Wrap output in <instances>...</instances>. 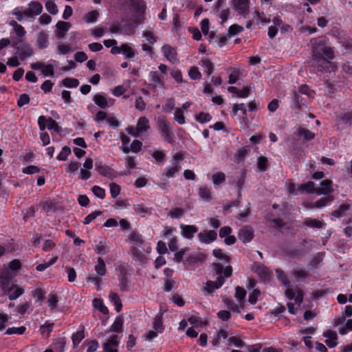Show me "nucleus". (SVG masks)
<instances>
[{"label": "nucleus", "mask_w": 352, "mask_h": 352, "mask_svg": "<svg viewBox=\"0 0 352 352\" xmlns=\"http://www.w3.org/2000/svg\"><path fill=\"white\" fill-rule=\"evenodd\" d=\"M349 210V206L346 204H343L340 206V207L337 209L333 211L332 215L335 217L340 218L342 217H344L346 215L347 212Z\"/></svg>", "instance_id": "obj_38"}, {"label": "nucleus", "mask_w": 352, "mask_h": 352, "mask_svg": "<svg viewBox=\"0 0 352 352\" xmlns=\"http://www.w3.org/2000/svg\"><path fill=\"white\" fill-rule=\"evenodd\" d=\"M332 182L329 179H324L320 183V186L317 188L316 194L327 195L333 191Z\"/></svg>", "instance_id": "obj_23"}, {"label": "nucleus", "mask_w": 352, "mask_h": 352, "mask_svg": "<svg viewBox=\"0 0 352 352\" xmlns=\"http://www.w3.org/2000/svg\"><path fill=\"white\" fill-rule=\"evenodd\" d=\"M317 188L314 187V183L313 182H308L307 183L298 186V190L302 192H307L310 193H316Z\"/></svg>", "instance_id": "obj_48"}, {"label": "nucleus", "mask_w": 352, "mask_h": 352, "mask_svg": "<svg viewBox=\"0 0 352 352\" xmlns=\"http://www.w3.org/2000/svg\"><path fill=\"white\" fill-rule=\"evenodd\" d=\"M200 65L204 69V72L208 76H210L214 70V65L208 58H203L200 61Z\"/></svg>", "instance_id": "obj_29"}, {"label": "nucleus", "mask_w": 352, "mask_h": 352, "mask_svg": "<svg viewBox=\"0 0 352 352\" xmlns=\"http://www.w3.org/2000/svg\"><path fill=\"white\" fill-rule=\"evenodd\" d=\"M223 302L228 308H230L232 311L235 312H239L240 309L243 308L241 307L239 302L238 304H236L234 301L228 298H224Z\"/></svg>", "instance_id": "obj_57"}, {"label": "nucleus", "mask_w": 352, "mask_h": 352, "mask_svg": "<svg viewBox=\"0 0 352 352\" xmlns=\"http://www.w3.org/2000/svg\"><path fill=\"white\" fill-rule=\"evenodd\" d=\"M58 260V256H55L50 258V260L47 262H43V263H41L38 265L36 267V270L38 272H43L50 266L53 265Z\"/></svg>", "instance_id": "obj_43"}, {"label": "nucleus", "mask_w": 352, "mask_h": 352, "mask_svg": "<svg viewBox=\"0 0 352 352\" xmlns=\"http://www.w3.org/2000/svg\"><path fill=\"white\" fill-rule=\"evenodd\" d=\"M38 124L41 131H44L46 128L51 130H58V125L57 122L52 118H46L44 116H41L38 119Z\"/></svg>", "instance_id": "obj_9"}, {"label": "nucleus", "mask_w": 352, "mask_h": 352, "mask_svg": "<svg viewBox=\"0 0 352 352\" xmlns=\"http://www.w3.org/2000/svg\"><path fill=\"white\" fill-rule=\"evenodd\" d=\"M298 136L306 140H311L314 138L315 134L308 129L300 127L298 129Z\"/></svg>", "instance_id": "obj_47"}, {"label": "nucleus", "mask_w": 352, "mask_h": 352, "mask_svg": "<svg viewBox=\"0 0 352 352\" xmlns=\"http://www.w3.org/2000/svg\"><path fill=\"white\" fill-rule=\"evenodd\" d=\"M131 81L128 80L125 81L122 85L115 87L114 89L112 90V94L115 96L119 97L128 92L131 89Z\"/></svg>", "instance_id": "obj_22"}, {"label": "nucleus", "mask_w": 352, "mask_h": 352, "mask_svg": "<svg viewBox=\"0 0 352 352\" xmlns=\"http://www.w3.org/2000/svg\"><path fill=\"white\" fill-rule=\"evenodd\" d=\"M285 296L290 300H294L296 305L300 306L303 301L304 292L299 287H287L285 290Z\"/></svg>", "instance_id": "obj_6"}, {"label": "nucleus", "mask_w": 352, "mask_h": 352, "mask_svg": "<svg viewBox=\"0 0 352 352\" xmlns=\"http://www.w3.org/2000/svg\"><path fill=\"white\" fill-rule=\"evenodd\" d=\"M99 16V12L97 10H92L87 13L84 16L83 19L87 23H95Z\"/></svg>", "instance_id": "obj_46"}, {"label": "nucleus", "mask_w": 352, "mask_h": 352, "mask_svg": "<svg viewBox=\"0 0 352 352\" xmlns=\"http://www.w3.org/2000/svg\"><path fill=\"white\" fill-rule=\"evenodd\" d=\"M28 8L33 18L40 15L43 12V6L38 1H32L30 2Z\"/></svg>", "instance_id": "obj_27"}, {"label": "nucleus", "mask_w": 352, "mask_h": 352, "mask_svg": "<svg viewBox=\"0 0 352 352\" xmlns=\"http://www.w3.org/2000/svg\"><path fill=\"white\" fill-rule=\"evenodd\" d=\"M95 271L98 276H103L107 272L106 265L101 257L97 260V263L94 267Z\"/></svg>", "instance_id": "obj_35"}, {"label": "nucleus", "mask_w": 352, "mask_h": 352, "mask_svg": "<svg viewBox=\"0 0 352 352\" xmlns=\"http://www.w3.org/2000/svg\"><path fill=\"white\" fill-rule=\"evenodd\" d=\"M36 47L39 50L45 49L49 45V35L44 32L41 30L36 34Z\"/></svg>", "instance_id": "obj_13"}, {"label": "nucleus", "mask_w": 352, "mask_h": 352, "mask_svg": "<svg viewBox=\"0 0 352 352\" xmlns=\"http://www.w3.org/2000/svg\"><path fill=\"white\" fill-rule=\"evenodd\" d=\"M232 229L229 226L223 227L219 230V236L225 239L224 241L227 245H232L236 241V238L230 235Z\"/></svg>", "instance_id": "obj_18"}, {"label": "nucleus", "mask_w": 352, "mask_h": 352, "mask_svg": "<svg viewBox=\"0 0 352 352\" xmlns=\"http://www.w3.org/2000/svg\"><path fill=\"white\" fill-rule=\"evenodd\" d=\"M246 177V170H241L239 173V175L237 176L236 179V186L238 188L239 192L240 193L241 190H242L243 185L245 184Z\"/></svg>", "instance_id": "obj_52"}, {"label": "nucleus", "mask_w": 352, "mask_h": 352, "mask_svg": "<svg viewBox=\"0 0 352 352\" xmlns=\"http://www.w3.org/2000/svg\"><path fill=\"white\" fill-rule=\"evenodd\" d=\"M323 336L326 338L324 342L329 348H334L338 344V336L336 331L327 330L323 333Z\"/></svg>", "instance_id": "obj_21"}, {"label": "nucleus", "mask_w": 352, "mask_h": 352, "mask_svg": "<svg viewBox=\"0 0 352 352\" xmlns=\"http://www.w3.org/2000/svg\"><path fill=\"white\" fill-rule=\"evenodd\" d=\"M129 239L133 247L135 246V248H141L145 243L142 236L136 233L131 234Z\"/></svg>", "instance_id": "obj_39"}, {"label": "nucleus", "mask_w": 352, "mask_h": 352, "mask_svg": "<svg viewBox=\"0 0 352 352\" xmlns=\"http://www.w3.org/2000/svg\"><path fill=\"white\" fill-rule=\"evenodd\" d=\"M121 50L122 54L126 59H132L138 54V51L128 43L122 44Z\"/></svg>", "instance_id": "obj_24"}, {"label": "nucleus", "mask_w": 352, "mask_h": 352, "mask_svg": "<svg viewBox=\"0 0 352 352\" xmlns=\"http://www.w3.org/2000/svg\"><path fill=\"white\" fill-rule=\"evenodd\" d=\"M120 344L118 337L116 335L111 336L104 344V352H118V346Z\"/></svg>", "instance_id": "obj_14"}, {"label": "nucleus", "mask_w": 352, "mask_h": 352, "mask_svg": "<svg viewBox=\"0 0 352 352\" xmlns=\"http://www.w3.org/2000/svg\"><path fill=\"white\" fill-rule=\"evenodd\" d=\"M199 197L205 201H210L212 199L211 188L207 186H202L198 189Z\"/></svg>", "instance_id": "obj_26"}, {"label": "nucleus", "mask_w": 352, "mask_h": 352, "mask_svg": "<svg viewBox=\"0 0 352 352\" xmlns=\"http://www.w3.org/2000/svg\"><path fill=\"white\" fill-rule=\"evenodd\" d=\"M224 283V278L219 276L216 281H207L204 288V292L208 295L212 294L216 289L220 288Z\"/></svg>", "instance_id": "obj_11"}, {"label": "nucleus", "mask_w": 352, "mask_h": 352, "mask_svg": "<svg viewBox=\"0 0 352 352\" xmlns=\"http://www.w3.org/2000/svg\"><path fill=\"white\" fill-rule=\"evenodd\" d=\"M120 140L122 142V146L120 147V149L124 153H128L130 151V148L129 147V144L130 142L129 138L124 133H120Z\"/></svg>", "instance_id": "obj_51"}, {"label": "nucleus", "mask_w": 352, "mask_h": 352, "mask_svg": "<svg viewBox=\"0 0 352 352\" xmlns=\"http://www.w3.org/2000/svg\"><path fill=\"white\" fill-rule=\"evenodd\" d=\"M157 126L161 135L168 142H170L171 127L170 124L164 118H159Z\"/></svg>", "instance_id": "obj_10"}, {"label": "nucleus", "mask_w": 352, "mask_h": 352, "mask_svg": "<svg viewBox=\"0 0 352 352\" xmlns=\"http://www.w3.org/2000/svg\"><path fill=\"white\" fill-rule=\"evenodd\" d=\"M163 55L172 63L177 62V53L174 48L168 45H165L162 47Z\"/></svg>", "instance_id": "obj_19"}, {"label": "nucleus", "mask_w": 352, "mask_h": 352, "mask_svg": "<svg viewBox=\"0 0 352 352\" xmlns=\"http://www.w3.org/2000/svg\"><path fill=\"white\" fill-rule=\"evenodd\" d=\"M214 186H219L226 181V174L223 172H217L211 176Z\"/></svg>", "instance_id": "obj_34"}, {"label": "nucleus", "mask_w": 352, "mask_h": 352, "mask_svg": "<svg viewBox=\"0 0 352 352\" xmlns=\"http://www.w3.org/2000/svg\"><path fill=\"white\" fill-rule=\"evenodd\" d=\"M254 236L253 231L250 228H243L239 230V237L243 243L250 242Z\"/></svg>", "instance_id": "obj_25"}, {"label": "nucleus", "mask_w": 352, "mask_h": 352, "mask_svg": "<svg viewBox=\"0 0 352 352\" xmlns=\"http://www.w3.org/2000/svg\"><path fill=\"white\" fill-rule=\"evenodd\" d=\"M63 85L68 88H75L79 85V81L73 78H66L62 81Z\"/></svg>", "instance_id": "obj_58"}, {"label": "nucleus", "mask_w": 352, "mask_h": 352, "mask_svg": "<svg viewBox=\"0 0 352 352\" xmlns=\"http://www.w3.org/2000/svg\"><path fill=\"white\" fill-rule=\"evenodd\" d=\"M199 123L204 124L211 120L212 116L208 113L201 112L195 118Z\"/></svg>", "instance_id": "obj_63"}, {"label": "nucleus", "mask_w": 352, "mask_h": 352, "mask_svg": "<svg viewBox=\"0 0 352 352\" xmlns=\"http://www.w3.org/2000/svg\"><path fill=\"white\" fill-rule=\"evenodd\" d=\"M175 100L173 98H167L163 107L164 111L170 113L175 109Z\"/></svg>", "instance_id": "obj_61"}, {"label": "nucleus", "mask_w": 352, "mask_h": 352, "mask_svg": "<svg viewBox=\"0 0 352 352\" xmlns=\"http://www.w3.org/2000/svg\"><path fill=\"white\" fill-rule=\"evenodd\" d=\"M131 6L140 14H143L146 10V4L143 0H131Z\"/></svg>", "instance_id": "obj_41"}, {"label": "nucleus", "mask_w": 352, "mask_h": 352, "mask_svg": "<svg viewBox=\"0 0 352 352\" xmlns=\"http://www.w3.org/2000/svg\"><path fill=\"white\" fill-rule=\"evenodd\" d=\"M57 65V63L54 60H50L47 64L41 61L33 63L30 67L34 70H41V74L45 76L53 77L54 75V67Z\"/></svg>", "instance_id": "obj_3"}, {"label": "nucleus", "mask_w": 352, "mask_h": 352, "mask_svg": "<svg viewBox=\"0 0 352 352\" xmlns=\"http://www.w3.org/2000/svg\"><path fill=\"white\" fill-rule=\"evenodd\" d=\"M137 128L141 133L146 132L150 128L149 121L146 117H140L137 123Z\"/></svg>", "instance_id": "obj_36"}, {"label": "nucleus", "mask_w": 352, "mask_h": 352, "mask_svg": "<svg viewBox=\"0 0 352 352\" xmlns=\"http://www.w3.org/2000/svg\"><path fill=\"white\" fill-rule=\"evenodd\" d=\"M235 298L237 299L238 302L239 303L241 307H244V298L246 296V292L245 290L241 287H236L235 289Z\"/></svg>", "instance_id": "obj_40"}, {"label": "nucleus", "mask_w": 352, "mask_h": 352, "mask_svg": "<svg viewBox=\"0 0 352 352\" xmlns=\"http://www.w3.org/2000/svg\"><path fill=\"white\" fill-rule=\"evenodd\" d=\"M58 298L55 294H50L47 297L48 306L51 310L56 309L58 307Z\"/></svg>", "instance_id": "obj_50"}, {"label": "nucleus", "mask_w": 352, "mask_h": 352, "mask_svg": "<svg viewBox=\"0 0 352 352\" xmlns=\"http://www.w3.org/2000/svg\"><path fill=\"white\" fill-rule=\"evenodd\" d=\"M0 289L10 300H16L24 294V289L15 284L8 273L0 276Z\"/></svg>", "instance_id": "obj_2"}, {"label": "nucleus", "mask_w": 352, "mask_h": 352, "mask_svg": "<svg viewBox=\"0 0 352 352\" xmlns=\"http://www.w3.org/2000/svg\"><path fill=\"white\" fill-rule=\"evenodd\" d=\"M164 331L162 316L161 315H157L153 322V328L144 334L145 340L147 341H151L160 333H162Z\"/></svg>", "instance_id": "obj_5"}, {"label": "nucleus", "mask_w": 352, "mask_h": 352, "mask_svg": "<svg viewBox=\"0 0 352 352\" xmlns=\"http://www.w3.org/2000/svg\"><path fill=\"white\" fill-rule=\"evenodd\" d=\"M12 47L16 50V54L21 60L25 59L34 54L32 46L21 40L13 42Z\"/></svg>", "instance_id": "obj_4"}, {"label": "nucleus", "mask_w": 352, "mask_h": 352, "mask_svg": "<svg viewBox=\"0 0 352 352\" xmlns=\"http://www.w3.org/2000/svg\"><path fill=\"white\" fill-rule=\"evenodd\" d=\"M333 198L332 196L321 198L320 199L311 204V208H322L328 205H330Z\"/></svg>", "instance_id": "obj_32"}, {"label": "nucleus", "mask_w": 352, "mask_h": 352, "mask_svg": "<svg viewBox=\"0 0 352 352\" xmlns=\"http://www.w3.org/2000/svg\"><path fill=\"white\" fill-rule=\"evenodd\" d=\"M293 276L297 282H300L308 277V273L304 270L297 269L293 272Z\"/></svg>", "instance_id": "obj_55"}, {"label": "nucleus", "mask_w": 352, "mask_h": 352, "mask_svg": "<svg viewBox=\"0 0 352 352\" xmlns=\"http://www.w3.org/2000/svg\"><path fill=\"white\" fill-rule=\"evenodd\" d=\"M304 223L307 226L312 228H321L324 224L322 221L311 218L305 219Z\"/></svg>", "instance_id": "obj_37"}, {"label": "nucleus", "mask_w": 352, "mask_h": 352, "mask_svg": "<svg viewBox=\"0 0 352 352\" xmlns=\"http://www.w3.org/2000/svg\"><path fill=\"white\" fill-rule=\"evenodd\" d=\"M71 149L69 147L65 146L63 147L60 152L58 154L56 158L60 161H65L68 156L71 154Z\"/></svg>", "instance_id": "obj_59"}, {"label": "nucleus", "mask_w": 352, "mask_h": 352, "mask_svg": "<svg viewBox=\"0 0 352 352\" xmlns=\"http://www.w3.org/2000/svg\"><path fill=\"white\" fill-rule=\"evenodd\" d=\"M109 300L113 303V305L115 306V309L117 312H120L122 309V302L116 293H111L109 294Z\"/></svg>", "instance_id": "obj_42"}, {"label": "nucleus", "mask_w": 352, "mask_h": 352, "mask_svg": "<svg viewBox=\"0 0 352 352\" xmlns=\"http://www.w3.org/2000/svg\"><path fill=\"white\" fill-rule=\"evenodd\" d=\"M54 323L46 322L40 327L41 333L43 336H47L50 334V333L52 331Z\"/></svg>", "instance_id": "obj_62"}, {"label": "nucleus", "mask_w": 352, "mask_h": 352, "mask_svg": "<svg viewBox=\"0 0 352 352\" xmlns=\"http://www.w3.org/2000/svg\"><path fill=\"white\" fill-rule=\"evenodd\" d=\"M94 162L91 157L86 158L83 163L82 168H80L78 178L85 181L91 177V169L93 168Z\"/></svg>", "instance_id": "obj_8"}, {"label": "nucleus", "mask_w": 352, "mask_h": 352, "mask_svg": "<svg viewBox=\"0 0 352 352\" xmlns=\"http://www.w3.org/2000/svg\"><path fill=\"white\" fill-rule=\"evenodd\" d=\"M182 236L187 239H192L195 233L197 232L198 228L195 225L180 224Z\"/></svg>", "instance_id": "obj_15"}, {"label": "nucleus", "mask_w": 352, "mask_h": 352, "mask_svg": "<svg viewBox=\"0 0 352 352\" xmlns=\"http://www.w3.org/2000/svg\"><path fill=\"white\" fill-rule=\"evenodd\" d=\"M214 270L219 276H222L221 274L223 272V275L226 277H229L232 275V269L231 266H227L224 270L223 266L219 263L214 264Z\"/></svg>", "instance_id": "obj_33"}, {"label": "nucleus", "mask_w": 352, "mask_h": 352, "mask_svg": "<svg viewBox=\"0 0 352 352\" xmlns=\"http://www.w3.org/2000/svg\"><path fill=\"white\" fill-rule=\"evenodd\" d=\"M250 7V0H232V8L238 15L243 17H246V15L249 13Z\"/></svg>", "instance_id": "obj_7"}, {"label": "nucleus", "mask_w": 352, "mask_h": 352, "mask_svg": "<svg viewBox=\"0 0 352 352\" xmlns=\"http://www.w3.org/2000/svg\"><path fill=\"white\" fill-rule=\"evenodd\" d=\"M96 170L100 175L110 179H114L116 176V173L113 169L101 163L96 164Z\"/></svg>", "instance_id": "obj_16"}, {"label": "nucleus", "mask_w": 352, "mask_h": 352, "mask_svg": "<svg viewBox=\"0 0 352 352\" xmlns=\"http://www.w3.org/2000/svg\"><path fill=\"white\" fill-rule=\"evenodd\" d=\"M91 190L95 196L99 199H104L106 195L105 190L98 186H94L92 187Z\"/></svg>", "instance_id": "obj_64"}, {"label": "nucleus", "mask_w": 352, "mask_h": 352, "mask_svg": "<svg viewBox=\"0 0 352 352\" xmlns=\"http://www.w3.org/2000/svg\"><path fill=\"white\" fill-rule=\"evenodd\" d=\"M93 306L104 314H108V308L104 305L103 301L100 298H95L93 300Z\"/></svg>", "instance_id": "obj_45"}, {"label": "nucleus", "mask_w": 352, "mask_h": 352, "mask_svg": "<svg viewBox=\"0 0 352 352\" xmlns=\"http://www.w3.org/2000/svg\"><path fill=\"white\" fill-rule=\"evenodd\" d=\"M45 8L49 13L53 15L56 14L58 12L56 4L51 0L46 1Z\"/></svg>", "instance_id": "obj_60"}, {"label": "nucleus", "mask_w": 352, "mask_h": 352, "mask_svg": "<svg viewBox=\"0 0 352 352\" xmlns=\"http://www.w3.org/2000/svg\"><path fill=\"white\" fill-rule=\"evenodd\" d=\"M185 213V210L180 208H172L168 213V217L172 219H180Z\"/></svg>", "instance_id": "obj_49"}, {"label": "nucleus", "mask_w": 352, "mask_h": 352, "mask_svg": "<svg viewBox=\"0 0 352 352\" xmlns=\"http://www.w3.org/2000/svg\"><path fill=\"white\" fill-rule=\"evenodd\" d=\"M148 79L153 87H162L164 85L162 78L157 72H151L148 74Z\"/></svg>", "instance_id": "obj_28"}, {"label": "nucleus", "mask_w": 352, "mask_h": 352, "mask_svg": "<svg viewBox=\"0 0 352 352\" xmlns=\"http://www.w3.org/2000/svg\"><path fill=\"white\" fill-rule=\"evenodd\" d=\"M252 18L256 23L267 24L270 22V19L265 16L264 12L256 10L252 13Z\"/></svg>", "instance_id": "obj_30"}, {"label": "nucleus", "mask_w": 352, "mask_h": 352, "mask_svg": "<svg viewBox=\"0 0 352 352\" xmlns=\"http://www.w3.org/2000/svg\"><path fill=\"white\" fill-rule=\"evenodd\" d=\"M56 27L58 29V32H56V36L58 37H63L64 35V33L65 32H67L69 30L71 25L68 22L59 21L56 23Z\"/></svg>", "instance_id": "obj_31"}, {"label": "nucleus", "mask_w": 352, "mask_h": 352, "mask_svg": "<svg viewBox=\"0 0 352 352\" xmlns=\"http://www.w3.org/2000/svg\"><path fill=\"white\" fill-rule=\"evenodd\" d=\"M312 65L320 72H331L336 71L337 67L331 60L334 53L331 47L318 43L313 47Z\"/></svg>", "instance_id": "obj_1"}, {"label": "nucleus", "mask_w": 352, "mask_h": 352, "mask_svg": "<svg viewBox=\"0 0 352 352\" xmlns=\"http://www.w3.org/2000/svg\"><path fill=\"white\" fill-rule=\"evenodd\" d=\"M93 100L95 104L102 109L109 107L110 105H112L115 101L114 99L112 98L107 99L106 95L102 93L95 95Z\"/></svg>", "instance_id": "obj_12"}, {"label": "nucleus", "mask_w": 352, "mask_h": 352, "mask_svg": "<svg viewBox=\"0 0 352 352\" xmlns=\"http://www.w3.org/2000/svg\"><path fill=\"white\" fill-rule=\"evenodd\" d=\"M134 210L136 214L144 217L151 214V210L148 208L144 206L143 204H137L134 206Z\"/></svg>", "instance_id": "obj_44"}, {"label": "nucleus", "mask_w": 352, "mask_h": 352, "mask_svg": "<svg viewBox=\"0 0 352 352\" xmlns=\"http://www.w3.org/2000/svg\"><path fill=\"white\" fill-rule=\"evenodd\" d=\"M184 111L181 108H175L174 113L175 120L179 124H185Z\"/></svg>", "instance_id": "obj_53"}, {"label": "nucleus", "mask_w": 352, "mask_h": 352, "mask_svg": "<svg viewBox=\"0 0 352 352\" xmlns=\"http://www.w3.org/2000/svg\"><path fill=\"white\" fill-rule=\"evenodd\" d=\"M182 169L180 164L179 162H173L171 165L167 166L163 173V176L166 179H170L175 176L177 173H178Z\"/></svg>", "instance_id": "obj_17"}, {"label": "nucleus", "mask_w": 352, "mask_h": 352, "mask_svg": "<svg viewBox=\"0 0 352 352\" xmlns=\"http://www.w3.org/2000/svg\"><path fill=\"white\" fill-rule=\"evenodd\" d=\"M198 239L201 243L208 244L217 239V232L214 230L199 232Z\"/></svg>", "instance_id": "obj_20"}, {"label": "nucleus", "mask_w": 352, "mask_h": 352, "mask_svg": "<svg viewBox=\"0 0 352 352\" xmlns=\"http://www.w3.org/2000/svg\"><path fill=\"white\" fill-rule=\"evenodd\" d=\"M85 338L83 329L81 330L77 331L75 333L72 335V342L74 346L76 347L79 343L82 341V340Z\"/></svg>", "instance_id": "obj_56"}, {"label": "nucleus", "mask_w": 352, "mask_h": 352, "mask_svg": "<svg viewBox=\"0 0 352 352\" xmlns=\"http://www.w3.org/2000/svg\"><path fill=\"white\" fill-rule=\"evenodd\" d=\"M124 320L121 316H118L111 326V331L114 332L120 331L123 326Z\"/></svg>", "instance_id": "obj_54"}]
</instances>
